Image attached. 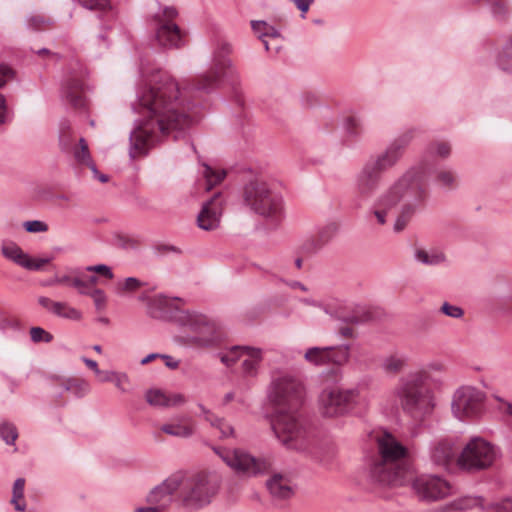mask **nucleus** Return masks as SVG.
I'll return each instance as SVG.
<instances>
[{
    "label": "nucleus",
    "instance_id": "nucleus-1",
    "mask_svg": "<svg viewBox=\"0 0 512 512\" xmlns=\"http://www.w3.org/2000/svg\"><path fill=\"white\" fill-rule=\"evenodd\" d=\"M232 45L221 41L217 44L210 69L195 82L180 88L167 72L152 73L136 92L132 110L139 114L129 134V156L134 159L145 155L164 136L176 132L178 139L200 117L199 103L194 99L218 89L223 82L235 86L239 74L229 58Z\"/></svg>",
    "mask_w": 512,
    "mask_h": 512
},
{
    "label": "nucleus",
    "instance_id": "nucleus-2",
    "mask_svg": "<svg viewBox=\"0 0 512 512\" xmlns=\"http://www.w3.org/2000/svg\"><path fill=\"white\" fill-rule=\"evenodd\" d=\"M268 399L273 406L271 428L275 437L287 449L307 451L313 435L302 412V382L287 372L275 374L268 388Z\"/></svg>",
    "mask_w": 512,
    "mask_h": 512
},
{
    "label": "nucleus",
    "instance_id": "nucleus-3",
    "mask_svg": "<svg viewBox=\"0 0 512 512\" xmlns=\"http://www.w3.org/2000/svg\"><path fill=\"white\" fill-rule=\"evenodd\" d=\"M429 190L424 185V172L421 167H409L387 189L375 199L368 214L376 219L377 224L387 223L389 212L400 204L393 230L402 232L412 218L425 205Z\"/></svg>",
    "mask_w": 512,
    "mask_h": 512
},
{
    "label": "nucleus",
    "instance_id": "nucleus-4",
    "mask_svg": "<svg viewBox=\"0 0 512 512\" xmlns=\"http://www.w3.org/2000/svg\"><path fill=\"white\" fill-rule=\"evenodd\" d=\"M378 455L369 466L370 477L381 485L398 486L409 480L408 450L392 434L377 437Z\"/></svg>",
    "mask_w": 512,
    "mask_h": 512
},
{
    "label": "nucleus",
    "instance_id": "nucleus-5",
    "mask_svg": "<svg viewBox=\"0 0 512 512\" xmlns=\"http://www.w3.org/2000/svg\"><path fill=\"white\" fill-rule=\"evenodd\" d=\"M427 380L426 372H411L401 377L394 388V395L402 410L417 421L430 416L436 405L433 391L428 386Z\"/></svg>",
    "mask_w": 512,
    "mask_h": 512
},
{
    "label": "nucleus",
    "instance_id": "nucleus-6",
    "mask_svg": "<svg viewBox=\"0 0 512 512\" xmlns=\"http://www.w3.org/2000/svg\"><path fill=\"white\" fill-rule=\"evenodd\" d=\"M179 492L176 500L188 512H196L209 506L219 493L221 481L216 474L197 472L177 473Z\"/></svg>",
    "mask_w": 512,
    "mask_h": 512
},
{
    "label": "nucleus",
    "instance_id": "nucleus-7",
    "mask_svg": "<svg viewBox=\"0 0 512 512\" xmlns=\"http://www.w3.org/2000/svg\"><path fill=\"white\" fill-rule=\"evenodd\" d=\"M243 204L263 217L269 225L277 226L284 218V201L280 193L272 190L260 176L246 182L242 188Z\"/></svg>",
    "mask_w": 512,
    "mask_h": 512
},
{
    "label": "nucleus",
    "instance_id": "nucleus-8",
    "mask_svg": "<svg viewBox=\"0 0 512 512\" xmlns=\"http://www.w3.org/2000/svg\"><path fill=\"white\" fill-rule=\"evenodd\" d=\"M474 56L477 62H493L500 71L512 75V28L481 37L475 44Z\"/></svg>",
    "mask_w": 512,
    "mask_h": 512
},
{
    "label": "nucleus",
    "instance_id": "nucleus-9",
    "mask_svg": "<svg viewBox=\"0 0 512 512\" xmlns=\"http://www.w3.org/2000/svg\"><path fill=\"white\" fill-rule=\"evenodd\" d=\"M500 457V449L486 439L471 437L456 458L459 470L475 474L491 468Z\"/></svg>",
    "mask_w": 512,
    "mask_h": 512
},
{
    "label": "nucleus",
    "instance_id": "nucleus-10",
    "mask_svg": "<svg viewBox=\"0 0 512 512\" xmlns=\"http://www.w3.org/2000/svg\"><path fill=\"white\" fill-rule=\"evenodd\" d=\"M176 318L184 328L185 342L196 347H209L217 341L216 325L205 315L194 311H178Z\"/></svg>",
    "mask_w": 512,
    "mask_h": 512
},
{
    "label": "nucleus",
    "instance_id": "nucleus-11",
    "mask_svg": "<svg viewBox=\"0 0 512 512\" xmlns=\"http://www.w3.org/2000/svg\"><path fill=\"white\" fill-rule=\"evenodd\" d=\"M87 71L78 60H72L62 80L60 95L65 105L82 111L86 109Z\"/></svg>",
    "mask_w": 512,
    "mask_h": 512
},
{
    "label": "nucleus",
    "instance_id": "nucleus-12",
    "mask_svg": "<svg viewBox=\"0 0 512 512\" xmlns=\"http://www.w3.org/2000/svg\"><path fill=\"white\" fill-rule=\"evenodd\" d=\"M358 388L326 387L319 395V407L326 417H337L353 411L360 403Z\"/></svg>",
    "mask_w": 512,
    "mask_h": 512
},
{
    "label": "nucleus",
    "instance_id": "nucleus-13",
    "mask_svg": "<svg viewBox=\"0 0 512 512\" xmlns=\"http://www.w3.org/2000/svg\"><path fill=\"white\" fill-rule=\"evenodd\" d=\"M485 393L481 390L463 386L453 395L451 409L453 415L459 420L478 418L484 411Z\"/></svg>",
    "mask_w": 512,
    "mask_h": 512
},
{
    "label": "nucleus",
    "instance_id": "nucleus-14",
    "mask_svg": "<svg viewBox=\"0 0 512 512\" xmlns=\"http://www.w3.org/2000/svg\"><path fill=\"white\" fill-rule=\"evenodd\" d=\"M415 129L410 128L395 137L380 153L371 155L367 161L381 174L392 169L402 159L406 148L414 138Z\"/></svg>",
    "mask_w": 512,
    "mask_h": 512
},
{
    "label": "nucleus",
    "instance_id": "nucleus-15",
    "mask_svg": "<svg viewBox=\"0 0 512 512\" xmlns=\"http://www.w3.org/2000/svg\"><path fill=\"white\" fill-rule=\"evenodd\" d=\"M382 175L366 160L353 177L354 206L361 208L379 189Z\"/></svg>",
    "mask_w": 512,
    "mask_h": 512
},
{
    "label": "nucleus",
    "instance_id": "nucleus-16",
    "mask_svg": "<svg viewBox=\"0 0 512 512\" xmlns=\"http://www.w3.org/2000/svg\"><path fill=\"white\" fill-rule=\"evenodd\" d=\"M412 489L417 497L426 502L441 500L452 493V486L443 477L422 474L412 481Z\"/></svg>",
    "mask_w": 512,
    "mask_h": 512
},
{
    "label": "nucleus",
    "instance_id": "nucleus-17",
    "mask_svg": "<svg viewBox=\"0 0 512 512\" xmlns=\"http://www.w3.org/2000/svg\"><path fill=\"white\" fill-rule=\"evenodd\" d=\"M177 14L175 8L165 7L162 17L157 21L155 36L159 46L163 48H180L185 44V34L173 21Z\"/></svg>",
    "mask_w": 512,
    "mask_h": 512
},
{
    "label": "nucleus",
    "instance_id": "nucleus-18",
    "mask_svg": "<svg viewBox=\"0 0 512 512\" xmlns=\"http://www.w3.org/2000/svg\"><path fill=\"white\" fill-rule=\"evenodd\" d=\"M214 452L237 473L252 476L262 472V464L253 456L241 449L214 447Z\"/></svg>",
    "mask_w": 512,
    "mask_h": 512
},
{
    "label": "nucleus",
    "instance_id": "nucleus-19",
    "mask_svg": "<svg viewBox=\"0 0 512 512\" xmlns=\"http://www.w3.org/2000/svg\"><path fill=\"white\" fill-rule=\"evenodd\" d=\"M177 473H174L150 490L146 496V502L156 505L163 511L168 512L169 507L176 500L179 492Z\"/></svg>",
    "mask_w": 512,
    "mask_h": 512
},
{
    "label": "nucleus",
    "instance_id": "nucleus-20",
    "mask_svg": "<svg viewBox=\"0 0 512 512\" xmlns=\"http://www.w3.org/2000/svg\"><path fill=\"white\" fill-rule=\"evenodd\" d=\"M225 199L221 192H217L213 197L206 201L197 216L199 228L203 230H213L219 226L223 213Z\"/></svg>",
    "mask_w": 512,
    "mask_h": 512
},
{
    "label": "nucleus",
    "instance_id": "nucleus-21",
    "mask_svg": "<svg viewBox=\"0 0 512 512\" xmlns=\"http://www.w3.org/2000/svg\"><path fill=\"white\" fill-rule=\"evenodd\" d=\"M457 455L455 442L451 438L435 439L430 443V460L436 466L449 468L452 464H456Z\"/></svg>",
    "mask_w": 512,
    "mask_h": 512
},
{
    "label": "nucleus",
    "instance_id": "nucleus-22",
    "mask_svg": "<svg viewBox=\"0 0 512 512\" xmlns=\"http://www.w3.org/2000/svg\"><path fill=\"white\" fill-rule=\"evenodd\" d=\"M451 154V146L448 142L435 141L425 149L421 160L412 167H421L424 172V185H427V174L434 165L435 158L446 159ZM428 188V186H426Z\"/></svg>",
    "mask_w": 512,
    "mask_h": 512
},
{
    "label": "nucleus",
    "instance_id": "nucleus-23",
    "mask_svg": "<svg viewBox=\"0 0 512 512\" xmlns=\"http://www.w3.org/2000/svg\"><path fill=\"white\" fill-rule=\"evenodd\" d=\"M454 506L459 510L479 506L482 510H488V512H512V501L510 498L486 504L482 497H464L457 500Z\"/></svg>",
    "mask_w": 512,
    "mask_h": 512
},
{
    "label": "nucleus",
    "instance_id": "nucleus-24",
    "mask_svg": "<svg viewBox=\"0 0 512 512\" xmlns=\"http://www.w3.org/2000/svg\"><path fill=\"white\" fill-rule=\"evenodd\" d=\"M271 496L278 500H287L294 494V484L290 477L276 473L266 482Z\"/></svg>",
    "mask_w": 512,
    "mask_h": 512
},
{
    "label": "nucleus",
    "instance_id": "nucleus-25",
    "mask_svg": "<svg viewBox=\"0 0 512 512\" xmlns=\"http://www.w3.org/2000/svg\"><path fill=\"white\" fill-rule=\"evenodd\" d=\"M242 355L245 357L241 365L244 376L256 377L263 361L264 350L259 347L243 345Z\"/></svg>",
    "mask_w": 512,
    "mask_h": 512
},
{
    "label": "nucleus",
    "instance_id": "nucleus-26",
    "mask_svg": "<svg viewBox=\"0 0 512 512\" xmlns=\"http://www.w3.org/2000/svg\"><path fill=\"white\" fill-rule=\"evenodd\" d=\"M145 398L151 406L159 408L175 407L185 402V398L182 394H167L159 389L148 390Z\"/></svg>",
    "mask_w": 512,
    "mask_h": 512
},
{
    "label": "nucleus",
    "instance_id": "nucleus-27",
    "mask_svg": "<svg viewBox=\"0 0 512 512\" xmlns=\"http://www.w3.org/2000/svg\"><path fill=\"white\" fill-rule=\"evenodd\" d=\"M161 431L178 438H189L194 434L190 418L184 416L173 418L171 422L163 424Z\"/></svg>",
    "mask_w": 512,
    "mask_h": 512
},
{
    "label": "nucleus",
    "instance_id": "nucleus-28",
    "mask_svg": "<svg viewBox=\"0 0 512 512\" xmlns=\"http://www.w3.org/2000/svg\"><path fill=\"white\" fill-rule=\"evenodd\" d=\"M174 301L158 295L151 298L148 302V314L155 319H167L172 314Z\"/></svg>",
    "mask_w": 512,
    "mask_h": 512
},
{
    "label": "nucleus",
    "instance_id": "nucleus-29",
    "mask_svg": "<svg viewBox=\"0 0 512 512\" xmlns=\"http://www.w3.org/2000/svg\"><path fill=\"white\" fill-rule=\"evenodd\" d=\"M58 141L61 151L71 152L75 143V134L70 120L62 118L58 127Z\"/></svg>",
    "mask_w": 512,
    "mask_h": 512
},
{
    "label": "nucleus",
    "instance_id": "nucleus-30",
    "mask_svg": "<svg viewBox=\"0 0 512 512\" xmlns=\"http://www.w3.org/2000/svg\"><path fill=\"white\" fill-rule=\"evenodd\" d=\"M327 347V365L341 366L348 362L350 357V345L342 344Z\"/></svg>",
    "mask_w": 512,
    "mask_h": 512
},
{
    "label": "nucleus",
    "instance_id": "nucleus-31",
    "mask_svg": "<svg viewBox=\"0 0 512 512\" xmlns=\"http://www.w3.org/2000/svg\"><path fill=\"white\" fill-rule=\"evenodd\" d=\"M80 5L86 9L99 12L109 19H116L117 11L111 4V0H78Z\"/></svg>",
    "mask_w": 512,
    "mask_h": 512
},
{
    "label": "nucleus",
    "instance_id": "nucleus-32",
    "mask_svg": "<svg viewBox=\"0 0 512 512\" xmlns=\"http://www.w3.org/2000/svg\"><path fill=\"white\" fill-rule=\"evenodd\" d=\"M74 288L78 291L79 294L90 296L93 299L97 310H103L105 308L107 296L102 289L94 288L93 290H87L86 285L79 280L74 281Z\"/></svg>",
    "mask_w": 512,
    "mask_h": 512
},
{
    "label": "nucleus",
    "instance_id": "nucleus-33",
    "mask_svg": "<svg viewBox=\"0 0 512 512\" xmlns=\"http://www.w3.org/2000/svg\"><path fill=\"white\" fill-rule=\"evenodd\" d=\"M13 77V70L6 64H0V89ZM8 119V108L5 97L0 93V126Z\"/></svg>",
    "mask_w": 512,
    "mask_h": 512
},
{
    "label": "nucleus",
    "instance_id": "nucleus-34",
    "mask_svg": "<svg viewBox=\"0 0 512 512\" xmlns=\"http://www.w3.org/2000/svg\"><path fill=\"white\" fill-rule=\"evenodd\" d=\"M72 150H73L74 158L78 163L87 165L91 169L93 174H95V175L98 174L97 167H96L95 163L93 162L92 157L90 155L88 144L83 137H81L79 139V147H75L73 145Z\"/></svg>",
    "mask_w": 512,
    "mask_h": 512
},
{
    "label": "nucleus",
    "instance_id": "nucleus-35",
    "mask_svg": "<svg viewBox=\"0 0 512 512\" xmlns=\"http://www.w3.org/2000/svg\"><path fill=\"white\" fill-rule=\"evenodd\" d=\"M414 258L417 262L429 266L440 265L446 260L443 252L438 250L427 251L424 249H417L414 253Z\"/></svg>",
    "mask_w": 512,
    "mask_h": 512
},
{
    "label": "nucleus",
    "instance_id": "nucleus-36",
    "mask_svg": "<svg viewBox=\"0 0 512 512\" xmlns=\"http://www.w3.org/2000/svg\"><path fill=\"white\" fill-rule=\"evenodd\" d=\"M2 255L19 266H23L28 254L14 242H4L1 247Z\"/></svg>",
    "mask_w": 512,
    "mask_h": 512
},
{
    "label": "nucleus",
    "instance_id": "nucleus-37",
    "mask_svg": "<svg viewBox=\"0 0 512 512\" xmlns=\"http://www.w3.org/2000/svg\"><path fill=\"white\" fill-rule=\"evenodd\" d=\"M202 175L204 177V187L209 191L224 180L226 172L225 170H216L207 164H203Z\"/></svg>",
    "mask_w": 512,
    "mask_h": 512
},
{
    "label": "nucleus",
    "instance_id": "nucleus-38",
    "mask_svg": "<svg viewBox=\"0 0 512 512\" xmlns=\"http://www.w3.org/2000/svg\"><path fill=\"white\" fill-rule=\"evenodd\" d=\"M304 359L315 366L327 365V347H310L304 354Z\"/></svg>",
    "mask_w": 512,
    "mask_h": 512
},
{
    "label": "nucleus",
    "instance_id": "nucleus-39",
    "mask_svg": "<svg viewBox=\"0 0 512 512\" xmlns=\"http://www.w3.org/2000/svg\"><path fill=\"white\" fill-rule=\"evenodd\" d=\"M487 6L496 21L504 22L508 19L510 10L505 0H489Z\"/></svg>",
    "mask_w": 512,
    "mask_h": 512
},
{
    "label": "nucleus",
    "instance_id": "nucleus-40",
    "mask_svg": "<svg viewBox=\"0 0 512 512\" xmlns=\"http://www.w3.org/2000/svg\"><path fill=\"white\" fill-rule=\"evenodd\" d=\"M57 305L59 306H56L57 308L53 310V315L72 321H79L82 318V313L67 302L59 301Z\"/></svg>",
    "mask_w": 512,
    "mask_h": 512
},
{
    "label": "nucleus",
    "instance_id": "nucleus-41",
    "mask_svg": "<svg viewBox=\"0 0 512 512\" xmlns=\"http://www.w3.org/2000/svg\"><path fill=\"white\" fill-rule=\"evenodd\" d=\"M251 27L255 33L259 34L260 40H263V38H266V37H271V38H279L280 37V31L276 27L269 25L265 21L254 20L251 22Z\"/></svg>",
    "mask_w": 512,
    "mask_h": 512
},
{
    "label": "nucleus",
    "instance_id": "nucleus-42",
    "mask_svg": "<svg viewBox=\"0 0 512 512\" xmlns=\"http://www.w3.org/2000/svg\"><path fill=\"white\" fill-rule=\"evenodd\" d=\"M53 24V20L42 14H31L25 18V26L29 30L38 31Z\"/></svg>",
    "mask_w": 512,
    "mask_h": 512
},
{
    "label": "nucleus",
    "instance_id": "nucleus-43",
    "mask_svg": "<svg viewBox=\"0 0 512 512\" xmlns=\"http://www.w3.org/2000/svg\"><path fill=\"white\" fill-rule=\"evenodd\" d=\"M406 364V358L400 355H390L383 359L382 368L389 373L400 372Z\"/></svg>",
    "mask_w": 512,
    "mask_h": 512
},
{
    "label": "nucleus",
    "instance_id": "nucleus-44",
    "mask_svg": "<svg viewBox=\"0 0 512 512\" xmlns=\"http://www.w3.org/2000/svg\"><path fill=\"white\" fill-rule=\"evenodd\" d=\"M0 438L7 445H14L18 438V431L16 426L8 421L0 422Z\"/></svg>",
    "mask_w": 512,
    "mask_h": 512
},
{
    "label": "nucleus",
    "instance_id": "nucleus-45",
    "mask_svg": "<svg viewBox=\"0 0 512 512\" xmlns=\"http://www.w3.org/2000/svg\"><path fill=\"white\" fill-rule=\"evenodd\" d=\"M436 181L443 187L455 188L457 186V176L451 169H441L436 174Z\"/></svg>",
    "mask_w": 512,
    "mask_h": 512
},
{
    "label": "nucleus",
    "instance_id": "nucleus-46",
    "mask_svg": "<svg viewBox=\"0 0 512 512\" xmlns=\"http://www.w3.org/2000/svg\"><path fill=\"white\" fill-rule=\"evenodd\" d=\"M243 345L232 346L226 352L220 354L221 362L230 367L234 365L243 355H242Z\"/></svg>",
    "mask_w": 512,
    "mask_h": 512
},
{
    "label": "nucleus",
    "instance_id": "nucleus-47",
    "mask_svg": "<svg viewBox=\"0 0 512 512\" xmlns=\"http://www.w3.org/2000/svg\"><path fill=\"white\" fill-rule=\"evenodd\" d=\"M345 130L349 136L358 138L363 133L362 122L358 118L350 116L345 121Z\"/></svg>",
    "mask_w": 512,
    "mask_h": 512
},
{
    "label": "nucleus",
    "instance_id": "nucleus-48",
    "mask_svg": "<svg viewBox=\"0 0 512 512\" xmlns=\"http://www.w3.org/2000/svg\"><path fill=\"white\" fill-rule=\"evenodd\" d=\"M338 231V225L334 222L328 223L319 228L317 236L324 244H328Z\"/></svg>",
    "mask_w": 512,
    "mask_h": 512
},
{
    "label": "nucleus",
    "instance_id": "nucleus-49",
    "mask_svg": "<svg viewBox=\"0 0 512 512\" xmlns=\"http://www.w3.org/2000/svg\"><path fill=\"white\" fill-rule=\"evenodd\" d=\"M326 244L322 243V241L319 239L317 235L307 238L302 246L301 249L306 254H315L319 252L323 247H325Z\"/></svg>",
    "mask_w": 512,
    "mask_h": 512
},
{
    "label": "nucleus",
    "instance_id": "nucleus-50",
    "mask_svg": "<svg viewBox=\"0 0 512 512\" xmlns=\"http://www.w3.org/2000/svg\"><path fill=\"white\" fill-rule=\"evenodd\" d=\"M30 337L34 343H49L53 340V335L39 326L30 329Z\"/></svg>",
    "mask_w": 512,
    "mask_h": 512
},
{
    "label": "nucleus",
    "instance_id": "nucleus-51",
    "mask_svg": "<svg viewBox=\"0 0 512 512\" xmlns=\"http://www.w3.org/2000/svg\"><path fill=\"white\" fill-rule=\"evenodd\" d=\"M71 274H74V280H79L86 285L87 290H93L92 286L96 285L98 282V277L95 275L88 276L87 279L82 278L83 268H73L70 270ZM72 287L74 288V282H72Z\"/></svg>",
    "mask_w": 512,
    "mask_h": 512
},
{
    "label": "nucleus",
    "instance_id": "nucleus-52",
    "mask_svg": "<svg viewBox=\"0 0 512 512\" xmlns=\"http://www.w3.org/2000/svg\"><path fill=\"white\" fill-rule=\"evenodd\" d=\"M53 260V257H47V258H32L29 255L27 256L23 268L31 271H39L41 270L44 265L48 264Z\"/></svg>",
    "mask_w": 512,
    "mask_h": 512
},
{
    "label": "nucleus",
    "instance_id": "nucleus-53",
    "mask_svg": "<svg viewBox=\"0 0 512 512\" xmlns=\"http://www.w3.org/2000/svg\"><path fill=\"white\" fill-rule=\"evenodd\" d=\"M440 311L451 318L459 319L464 315V311L460 306L452 305L449 302H444L440 308Z\"/></svg>",
    "mask_w": 512,
    "mask_h": 512
},
{
    "label": "nucleus",
    "instance_id": "nucleus-54",
    "mask_svg": "<svg viewBox=\"0 0 512 512\" xmlns=\"http://www.w3.org/2000/svg\"><path fill=\"white\" fill-rule=\"evenodd\" d=\"M85 272H93L98 273L100 276H103L107 279H112L114 277V274L111 270V268L106 264H97V265H90L83 268Z\"/></svg>",
    "mask_w": 512,
    "mask_h": 512
},
{
    "label": "nucleus",
    "instance_id": "nucleus-55",
    "mask_svg": "<svg viewBox=\"0 0 512 512\" xmlns=\"http://www.w3.org/2000/svg\"><path fill=\"white\" fill-rule=\"evenodd\" d=\"M24 229L29 233H41L48 231V225L41 220H30L23 223Z\"/></svg>",
    "mask_w": 512,
    "mask_h": 512
},
{
    "label": "nucleus",
    "instance_id": "nucleus-56",
    "mask_svg": "<svg viewBox=\"0 0 512 512\" xmlns=\"http://www.w3.org/2000/svg\"><path fill=\"white\" fill-rule=\"evenodd\" d=\"M22 334H23V329H22L20 323L16 319L12 320L8 329H6V331H4V333H3L4 336H6L8 338H12V339H17Z\"/></svg>",
    "mask_w": 512,
    "mask_h": 512
},
{
    "label": "nucleus",
    "instance_id": "nucleus-57",
    "mask_svg": "<svg viewBox=\"0 0 512 512\" xmlns=\"http://www.w3.org/2000/svg\"><path fill=\"white\" fill-rule=\"evenodd\" d=\"M214 428L219 430L220 438L222 439L234 437L235 430L233 426L229 424L224 418H222L220 424L216 425Z\"/></svg>",
    "mask_w": 512,
    "mask_h": 512
},
{
    "label": "nucleus",
    "instance_id": "nucleus-58",
    "mask_svg": "<svg viewBox=\"0 0 512 512\" xmlns=\"http://www.w3.org/2000/svg\"><path fill=\"white\" fill-rule=\"evenodd\" d=\"M198 407L201 411V416H203L205 421L209 422L212 427H215L216 425L220 424V421L222 420L221 417H218L215 414H213L209 409H207L202 404H198Z\"/></svg>",
    "mask_w": 512,
    "mask_h": 512
},
{
    "label": "nucleus",
    "instance_id": "nucleus-59",
    "mask_svg": "<svg viewBox=\"0 0 512 512\" xmlns=\"http://www.w3.org/2000/svg\"><path fill=\"white\" fill-rule=\"evenodd\" d=\"M492 398L499 403L498 411L512 418V403L496 394L492 395Z\"/></svg>",
    "mask_w": 512,
    "mask_h": 512
},
{
    "label": "nucleus",
    "instance_id": "nucleus-60",
    "mask_svg": "<svg viewBox=\"0 0 512 512\" xmlns=\"http://www.w3.org/2000/svg\"><path fill=\"white\" fill-rule=\"evenodd\" d=\"M112 382L122 392H126L127 391L126 384H128L129 379H128V376L125 373L115 372V375L113 377Z\"/></svg>",
    "mask_w": 512,
    "mask_h": 512
},
{
    "label": "nucleus",
    "instance_id": "nucleus-61",
    "mask_svg": "<svg viewBox=\"0 0 512 512\" xmlns=\"http://www.w3.org/2000/svg\"><path fill=\"white\" fill-rule=\"evenodd\" d=\"M25 479L17 478L13 484L12 496L16 499L24 498Z\"/></svg>",
    "mask_w": 512,
    "mask_h": 512
},
{
    "label": "nucleus",
    "instance_id": "nucleus-62",
    "mask_svg": "<svg viewBox=\"0 0 512 512\" xmlns=\"http://www.w3.org/2000/svg\"><path fill=\"white\" fill-rule=\"evenodd\" d=\"M142 286V283L139 279L135 277H128L125 279L122 289L126 291H136L138 288Z\"/></svg>",
    "mask_w": 512,
    "mask_h": 512
},
{
    "label": "nucleus",
    "instance_id": "nucleus-63",
    "mask_svg": "<svg viewBox=\"0 0 512 512\" xmlns=\"http://www.w3.org/2000/svg\"><path fill=\"white\" fill-rule=\"evenodd\" d=\"M59 301H54L46 296H40L38 297V303L41 307L46 309L49 313L52 314L53 310L57 308Z\"/></svg>",
    "mask_w": 512,
    "mask_h": 512
},
{
    "label": "nucleus",
    "instance_id": "nucleus-64",
    "mask_svg": "<svg viewBox=\"0 0 512 512\" xmlns=\"http://www.w3.org/2000/svg\"><path fill=\"white\" fill-rule=\"evenodd\" d=\"M315 0H292L298 10H300L303 14L309 10L310 5Z\"/></svg>",
    "mask_w": 512,
    "mask_h": 512
}]
</instances>
